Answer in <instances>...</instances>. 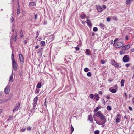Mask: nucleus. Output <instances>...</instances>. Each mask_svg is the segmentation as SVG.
I'll use <instances>...</instances> for the list:
<instances>
[{
  "label": "nucleus",
  "instance_id": "1",
  "mask_svg": "<svg viewBox=\"0 0 134 134\" xmlns=\"http://www.w3.org/2000/svg\"><path fill=\"white\" fill-rule=\"evenodd\" d=\"M101 120L100 123H98L97 122L96 123L99 125H102L105 123L106 121V118L104 115L102 113H101L100 116Z\"/></svg>",
  "mask_w": 134,
  "mask_h": 134
},
{
  "label": "nucleus",
  "instance_id": "2",
  "mask_svg": "<svg viewBox=\"0 0 134 134\" xmlns=\"http://www.w3.org/2000/svg\"><path fill=\"white\" fill-rule=\"evenodd\" d=\"M130 60V58L128 55H126L124 56L123 58V61L125 63L128 62Z\"/></svg>",
  "mask_w": 134,
  "mask_h": 134
},
{
  "label": "nucleus",
  "instance_id": "3",
  "mask_svg": "<svg viewBox=\"0 0 134 134\" xmlns=\"http://www.w3.org/2000/svg\"><path fill=\"white\" fill-rule=\"evenodd\" d=\"M12 62L13 63V67L14 70H16L17 69L18 65L16 63L15 61L14 60H13V61Z\"/></svg>",
  "mask_w": 134,
  "mask_h": 134
},
{
  "label": "nucleus",
  "instance_id": "4",
  "mask_svg": "<svg viewBox=\"0 0 134 134\" xmlns=\"http://www.w3.org/2000/svg\"><path fill=\"white\" fill-rule=\"evenodd\" d=\"M124 43H123L119 42L117 43L116 46L117 48H119L122 47Z\"/></svg>",
  "mask_w": 134,
  "mask_h": 134
},
{
  "label": "nucleus",
  "instance_id": "5",
  "mask_svg": "<svg viewBox=\"0 0 134 134\" xmlns=\"http://www.w3.org/2000/svg\"><path fill=\"white\" fill-rule=\"evenodd\" d=\"M130 44H128L124 46H122V50H126L129 49L130 47Z\"/></svg>",
  "mask_w": 134,
  "mask_h": 134
},
{
  "label": "nucleus",
  "instance_id": "6",
  "mask_svg": "<svg viewBox=\"0 0 134 134\" xmlns=\"http://www.w3.org/2000/svg\"><path fill=\"white\" fill-rule=\"evenodd\" d=\"M96 8L97 10L99 12H101L103 11V8L99 5H97L96 7Z\"/></svg>",
  "mask_w": 134,
  "mask_h": 134
},
{
  "label": "nucleus",
  "instance_id": "7",
  "mask_svg": "<svg viewBox=\"0 0 134 134\" xmlns=\"http://www.w3.org/2000/svg\"><path fill=\"white\" fill-rule=\"evenodd\" d=\"M20 103H18L17 104H16L15 109L13 110V112H14L18 110V109L20 107Z\"/></svg>",
  "mask_w": 134,
  "mask_h": 134
},
{
  "label": "nucleus",
  "instance_id": "8",
  "mask_svg": "<svg viewBox=\"0 0 134 134\" xmlns=\"http://www.w3.org/2000/svg\"><path fill=\"white\" fill-rule=\"evenodd\" d=\"M5 93H9L10 91V87L9 86H7L6 88L5 89Z\"/></svg>",
  "mask_w": 134,
  "mask_h": 134
},
{
  "label": "nucleus",
  "instance_id": "9",
  "mask_svg": "<svg viewBox=\"0 0 134 134\" xmlns=\"http://www.w3.org/2000/svg\"><path fill=\"white\" fill-rule=\"evenodd\" d=\"M111 63L114 66L118 67L119 66V65L118 63L115 62V61H113L111 62Z\"/></svg>",
  "mask_w": 134,
  "mask_h": 134
},
{
  "label": "nucleus",
  "instance_id": "10",
  "mask_svg": "<svg viewBox=\"0 0 134 134\" xmlns=\"http://www.w3.org/2000/svg\"><path fill=\"white\" fill-rule=\"evenodd\" d=\"M19 58L20 60V62H23L24 61V58L23 55L21 54H20L19 55Z\"/></svg>",
  "mask_w": 134,
  "mask_h": 134
},
{
  "label": "nucleus",
  "instance_id": "11",
  "mask_svg": "<svg viewBox=\"0 0 134 134\" xmlns=\"http://www.w3.org/2000/svg\"><path fill=\"white\" fill-rule=\"evenodd\" d=\"M88 119L91 122H93V119L92 118V115H90L88 116Z\"/></svg>",
  "mask_w": 134,
  "mask_h": 134
},
{
  "label": "nucleus",
  "instance_id": "12",
  "mask_svg": "<svg viewBox=\"0 0 134 134\" xmlns=\"http://www.w3.org/2000/svg\"><path fill=\"white\" fill-rule=\"evenodd\" d=\"M86 21L87 24L90 27L91 26H92V24L90 20L87 18L86 20Z\"/></svg>",
  "mask_w": 134,
  "mask_h": 134
},
{
  "label": "nucleus",
  "instance_id": "13",
  "mask_svg": "<svg viewBox=\"0 0 134 134\" xmlns=\"http://www.w3.org/2000/svg\"><path fill=\"white\" fill-rule=\"evenodd\" d=\"M38 97H36L34 99V105H36Z\"/></svg>",
  "mask_w": 134,
  "mask_h": 134
},
{
  "label": "nucleus",
  "instance_id": "14",
  "mask_svg": "<svg viewBox=\"0 0 134 134\" xmlns=\"http://www.w3.org/2000/svg\"><path fill=\"white\" fill-rule=\"evenodd\" d=\"M116 89H112L111 90V92H112L113 93H115L116 92ZM111 90V88H110L109 89V90L110 91Z\"/></svg>",
  "mask_w": 134,
  "mask_h": 134
},
{
  "label": "nucleus",
  "instance_id": "15",
  "mask_svg": "<svg viewBox=\"0 0 134 134\" xmlns=\"http://www.w3.org/2000/svg\"><path fill=\"white\" fill-rule=\"evenodd\" d=\"M100 106H98V107H97L94 110V112H97L98 110L99 109H100Z\"/></svg>",
  "mask_w": 134,
  "mask_h": 134
},
{
  "label": "nucleus",
  "instance_id": "16",
  "mask_svg": "<svg viewBox=\"0 0 134 134\" xmlns=\"http://www.w3.org/2000/svg\"><path fill=\"white\" fill-rule=\"evenodd\" d=\"M95 114L96 116H97L99 117L100 116L101 113H100V112L98 111L97 112V113H96Z\"/></svg>",
  "mask_w": 134,
  "mask_h": 134
},
{
  "label": "nucleus",
  "instance_id": "17",
  "mask_svg": "<svg viewBox=\"0 0 134 134\" xmlns=\"http://www.w3.org/2000/svg\"><path fill=\"white\" fill-rule=\"evenodd\" d=\"M35 5V3L34 2H31L29 4V5H31L32 6H34Z\"/></svg>",
  "mask_w": 134,
  "mask_h": 134
},
{
  "label": "nucleus",
  "instance_id": "18",
  "mask_svg": "<svg viewBox=\"0 0 134 134\" xmlns=\"http://www.w3.org/2000/svg\"><path fill=\"white\" fill-rule=\"evenodd\" d=\"M86 54L88 55H90V53H89V52L90 51V50L89 49H87L86 51Z\"/></svg>",
  "mask_w": 134,
  "mask_h": 134
},
{
  "label": "nucleus",
  "instance_id": "19",
  "mask_svg": "<svg viewBox=\"0 0 134 134\" xmlns=\"http://www.w3.org/2000/svg\"><path fill=\"white\" fill-rule=\"evenodd\" d=\"M99 25L102 28L104 29V24L102 23H100Z\"/></svg>",
  "mask_w": 134,
  "mask_h": 134
},
{
  "label": "nucleus",
  "instance_id": "20",
  "mask_svg": "<svg viewBox=\"0 0 134 134\" xmlns=\"http://www.w3.org/2000/svg\"><path fill=\"white\" fill-rule=\"evenodd\" d=\"M20 8L18 7L17 11V14H19L20 13Z\"/></svg>",
  "mask_w": 134,
  "mask_h": 134
},
{
  "label": "nucleus",
  "instance_id": "21",
  "mask_svg": "<svg viewBox=\"0 0 134 134\" xmlns=\"http://www.w3.org/2000/svg\"><path fill=\"white\" fill-rule=\"evenodd\" d=\"M84 70L85 72H87L89 71V70L88 68H85L84 69Z\"/></svg>",
  "mask_w": 134,
  "mask_h": 134
},
{
  "label": "nucleus",
  "instance_id": "22",
  "mask_svg": "<svg viewBox=\"0 0 134 134\" xmlns=\"http://www.w3.org/2000/svg\"><path fill=\"white\" fill-rule=\"evenodd\" d=\"M74 130V129L73 126L71 125V133H72Z\"/></svg>",
  "mask_w": 134,
  "mask_h": 134
},
{
  "label": "nucleus",
  "instance_id": "23",
  "mask_svg": "<svg viewBox=\"0 0 134 134\" xmlns=\"http://www.w3.org/2000/svg\"><path fill=\"white\" fill-rule=\"evenodd\" d=\"M107 109L108 110H111L112 109L110 106L108 105L107 107Z\"/></svg>",
  "mask_w": 134,
  "mask_h": 134
},
{
  "label": "nucleus",
  "instance_id": "24",
  "mask_svg": "<svg viewBox=\"0 0 134 134\" xmlns=\"http://www.w3.org/2000/svg\"><path fill=\"white\" fill-rule=\"evenodd\" d=\"M131 0H126V3L127 4H130Z\"/></svg>",
  "mask_w": 134,
  "mask_h": 134
},
{
  "label": "nucleus",
  "instance_id": "25",
  "mask_svg": "<svg viewBox=\"0 0 134 134\" xmlns=\"http://www.w3.org/2000/svg\"><path fill=\"white\" fill-rule=\"evenodd\" d=\"M120 118H118L116 119V123H118L120 122Z\"/></svg>",
  "mask_w": 134,
  "mask_h": 134
},
{
  "label": "nucleus",
  "instance_id": "26",
  "mask_svg": "<svg viewBox=\"0 0 134 134\" xmlns=\"http://www.w3.org/2000/svg\"><path fill=\"white\" fill-rule=\"evenodd\" d=\"M99 131L98 130H96L94 131L95 134H99Z\"/></svg>",
  "mask_w": 134,
  "mask_h": 134
},
{
  "label": "nucleus",
  "instance_id": "27",
  "mask_svg": "<svg viewBox=\"0 0 134 134\" xmlns=\"http://www.w3.org/2000/svg\"><path fill=\"white\" fill-rule=\"evenodd\" d=\"M98 30V29L96 27H94L93 28V31H94L96 32Z\"/></svg>",
  "mask_w": 134,
  "mask_h": 134
},
{
  "label": "nucleus",
  "instance_id": "28",
  "mask_svg": "<svg viewBox=\"0 0 134 134\" xmlns=\"http://www.w3.org/2000/svg\"><path fill=\"white\" fill-rule=\"evenodd\" d=\"M13 80V76L12 75H11L10 77V80H9V81H12Z\"/></svg>",
  "mask_w": 134,
  "mask_h": 134
},
{
  "label": "nucleus",
  "instance_id": "29",
  "mask_svg": "<svg viewBox=\"0 0 134 134\" xmlns=\"http://www.w3.org/2000/svg\"><path fill=\"white\" fill-rule=\"evenodd\" d=\"M25 130H26L25 128L22 129L20 130V131L21 132H24V131H25Z\"/></svg>",
  "mask_w": 134,
  "mask_h": 134
},
{
  "label": "nucleus",
  "instance_id": "30",
  "mask_svg": "<svg viewBox=\"0 0 134 134\" xmlns=\"http://www.w3.org/2000/svg\"><path fill=\"white\" fill-rule=\"evenodd\" d=\"M41 44L42 45V46H44L45 44V42L44 41H42L41 42Z\"/></svg>",
  "mask_w": 134,
  "mask_h": 134
},
{
  "label": "nucleus",
  "instance_id": "31",
  "mask_svg": "<svg viewBox=\"0 0 134 134\" xmlns=\"http://www.w3.org/2000/svg\"><path fill=\"white\" fill-rule=\"evenodd\" d=\"M89 96L91 98H93L94 97V95L93 94H90Z\"/></svg>",
  "mask_w": 134,
  "mask_h": 134
},
{
  "label": "nucleus",
  "instance_id": "32",
  "mask_svg": "<svg viewBox=\"0 0 134 134\" xmlns=\"http://www.w3.org/2000/svg\"><path fill=\"white\" fill-rule=\"evenodd\" d=\"M87 76L89 77L91 75V74L90 72H88L87 73Z\"/></svg>",
  "mask_w": 134,
  "mask_h": 134
},
{
  "label": "nucleus",
  "instance_id": "33",
  "mask_svg": "<svg viewBox=\"0 0 134 134\" xmlns=\"http://www.w3.org/2000/svg\"><path fill=\"white\" fill-rule=\"evenodd\" d=\"M37 87L38 88H40L41 87V84H37Z\"/></svg>",
  "mask_w": 134,
  "mask_h": 134
},
{
  "label": "nucleus",
  "instance_id": "34",
  "mask_svg": "<svg viewBox=\"0 0 134 134\" xmlns=\"http://www.w3.org/2000/svg\"><path fill=\"white\" fill-rule=\"evenodd\" d=\"M85 15L84 14H82L81 15V18L82 19H83L85 17Z\"/></svg>",
  "mask_w": 134,
  "mask_h": 134
},
{
  "label": "nucleus",
  "instance_id": "35",
  "mask_svg": "<svg viewBox=\"0 0 134 134\" xmlns=\"http://www.w3.org/2000/svg\"><path fill=\"white\" fill-rule=\"evenodd\" d=\"M11 97L10 96L8 98V99H7L5 100V101L6 102L8 100H10L11 99Z\"/></svg>",
  "mask_w": 134,
  "mask_h": 134
},
{
  "label": "nucleus",
  "instance_id": "36",
  "mask_svg": "<svg viewBox=\"0 0 134 134\" xmlns=\"http://www.w3.org/2000/svg\"><path fill=\"white\" fill-rule=\"evenodd\" d=\"M120 54L122 55V54H124V52L123 51H121L120 52Z\"/></svg>",
  "mask_w": 134,
  "mask_h": 134
},
{
  "label": "nucleus",
  "instance_id": "37",
  "mask_svg": "<svg viewBox=\"0 0 134 134\" xmlns=\"http://www.w3.org/2000/svg\"><path fill=\"white\" fill-rule=\"evenodd\" d=\"M111 20V18L109 17L107 18V21H110Z\"/></svg>",
  "mask_w": 134,
  "mask_h": 134
},
{
  "label": "nucleus",
  "instance_id": "38",
  "mask_svg": "<svg viewBox=\"0 0 134 134\" xmlns=\"http://www.w3.org/2000/svg\"><path fill=\"white\" fill-rule=\"evenodd\" d=\"M14 54H12V58H11L12 60V61H13V60H14Z\"/></svg>",
  "mask_w": 134,
  "mask_h": 134
},
{
  "label": "nucleus",
  "instance_id": "39",
  "mask_svg": "<svg viewBox=\"0 0 134 134\" xmlns=\"http://www.w3.org/2000/svg\"><path fill=\"white\" fill-rule=\"evenodd\" d=\"M130 65V64L129 63L126 64L125 65V66L127 67H129Z\"/></svg>",
  "mask_w": 134,
  "mask_h": 134
},
{
  "label": "nucleus",
  "instance_id": "40",
  "mask_svg": "<svg viewBox=\"0 0 134 134\" xmlns=\"http://www.w3.org/2000/svg\"><path fill=\"white\" fill-rule=\"evenodd\" d=\"M125 82V80L123 79H122L121 81V84H124Z\"/></svg>",
  "mask_w": 134,
  "mask_h": 134
},
{
  "label": "nucleus",
  "instance_id": "41",
  "mask_svg": "<svg viewBox=\"0 0 134 134\" xmlns=\"http://www.w3.org/2000/svg\"><path fill=\"white\" fill-rule=\"evenodd\" d=\"M38 15H37L36 14L35 15V20H36L37 18Z\"/></svg>",
  "mask_w": 134,
  "mask_h": 134
},
{
  "label": "nucleus",
  "instance_id": "42",
  "mask_svg": "<svg viewBox=\"0 0 134 134\" xmlns=\"http://www.w3.org/2000/svg\"><path fill=\"white\" fill-rule=\"evenodd\" d=\"M117 116L118 118H120V115L119 114H117Z\"/></svg>",
  "mask_w": 134,
  "mask_h": 134
},
{
  "label": "nucleus",
  "instance_id": "43",
  "mask_svg": "<svg viewBox=\"0 0 134 134\" xmlns=\"http://www.w3.org/2000/svg\"><path fill=\"white\" fill-rule=\"evenodd\" d=\"M36 34V38H37L39 35V33H38V31H37V32Z\"/></svg>",
  "mask_w": 134,
  "mask_h": 134
},
{
  "label": "nucleus",
  "instance_id": "44",
  "mask_svg": "<svg viewBox=\"0 0 134 134\" xmlns=\"http://www.w3.org/2000/svg\"><path fill=\"white\" fill-rule=\"evenodd\" d=\"M39 90L38 89H37L36 90L35 92L36 93H38L39 92Z\"/></svg>",
  "mask_w": 134,
  "mask_h": 134
},
{
  "label": "nucleus",
  "instance_id": "45",
  "mask_svg": "<svg viewBox=\"0 0 134 134\" xmlns=\"http://www.w3.org/2000/svg\"><path fill=\"white\" fill-rule=\"evenodd\" d=\"M101 63L102 64H104L105 63V62L104 60H101Z\"/></svg>",
  "mask_w": 134,
  "mask_h": 134
},
{
  "label": "nucleus",
  "instance_id": "46",
  "mask_svg": "<svg viewBox=\"0 0 134 134\" xmlns=\"http://www.w3.org/2000/svg\"><path fill=\"white\" fill-rule=\"evenodd\" d=\"M27 129L29 131L31 129V127H29L27 128Z\"/></svg>",
  "mask_w": 134,
  "mask_h": 134
},
{
  "label": "nucleus",
  "instance_id": "47",
  "mask_svg": "<svg viewBox=\"0 0 134 134\" xmlns=\"http://www.w3.org/2000/svg\"><path fill=\"white\" fill-rule=\"evenodd\" d=\"M75 48L76 49L77 51H78L79 50V48L78 47H75Z\"/></svg>",
  "mask_w": 134,
  "mask_h": 134
},
{
  "label": "nucleus",
  "instance_id": "48",
  "mask_svg": "<svg viewBox=\"0 0 134 134\" xmlns=\"http://www.w3.org/2000/svg\"><path fill=\"white\" fill-rule=\"evenodd\" d=\"M106 98L108 99H110V97L109 95H107L106 96Z\"/></svg>",
  "mask_w": 134,
  "mask_h": 134
},
{
  "label": "nucleus",
  "instance_id": "49",
  "mask_svg": "<svg viewBox=\"0 0 134 134\" xmlns=\"http://www.w3.org/2000/svg\"><path fill=\"white\" fill-rule=\"evenodd\" d=\"M98 96H99V95L98 94H96L95 95V97H96L97 98H99V97Z\"/></svg>",
  "mask_w": 134,
  "mask_h": 134
},
{
  "label": "nucleus",
  "instance_id": "50",
  "mask_svg": "<svg viewBox=\"0 0 134 134\" xmlns=\"http://www.w3.org/2000/svg\"><path fill=\"white\" fill-rule=\"evenodd\" d=\"M106 6L105 5L102 6V8L104 9H105L106 8Z\"/></svg>",
  "mask_w": 134,
  "mask_h": 134
},
{
  "label": "nucleus",
  "instance_id": "51",
  "mask_svg": "<svg viewBox=\"0 0 134 134\" xmlns=\"http://www.w3.org/2000/svg\"><path fill=\"white\" fill-rule=\"evenodd\" d=\"M118 39L117 38H116L115 39V40H114V44L115 43V42H116L118 40Z\"/></svg>",
  "mask_w": 134,
  "mask_h": 134
},
{
  "label": "nucleus",
  "instance_id": "52",
  "mask_svg": "<svg viewBox=\"0 0 134 134\" xmlns=\"http://www.w3.org/2000/svg\"><path fill=\"white\" fill-rule=\"evenodd\" d=\"M114 87L115 88V89H117L118 88V86L116 85H114Z\"/></svg>",
  "mask_w": 134,
  "mask_h": 134
},
{
  "label": "nucleus",
  "instance_id": "53",
  "mask_svg": "<svg viewBox=\"0 0 134 134\" xmlns=\"http://www.w3.org/2000/svg\"><path fill=\"white\" fill-rule=\"evenodd\" d=\"M129 109L131 111H132V108L131 107H129Z\"/></svg>",
  "mask_w": 134,
  "mask_h": 134
},
{
  "label": "nucleus",
  "instance_id": "54",
  "mask_svg": "<svg viewBox=\"0 0 134 134\" xmlns=\"http://www.w3.org/2000/svg\"><path fill=\"white\" fill-rule=\"evenodd\" d=\"M15 38H16L17 37V34L16 32V33H15Z\"/></svg>",
  "mask_w": 134,
  "mask_h": 134
},
{
  "label": "nucleus",
  "instance_id": "55",
  "mask_svg": "<svg viewBox=\"0 0 134 134\" xmlns=\"http://www.w3.org/2000/svg\"><path fill=\"white\" fill-rule=\"evenodd\" d=\"M14 21V18L13 17H12L11 18V21L12 23Z\"/></svg>",
  "mask_w": 134,
  "mask_h": 134
},
{
  "label": "nucleus",
  "instance_id": "56",
  "mask_svg": "<svg viewBox=\"0 0 134 134\" xmlns=\"http://www.w3.org/2000/svg\"><path fill=\"white\" fill-rule=\"evenodd\" d=\"M27 42V41L26 40H24V44H26Z\"/></svg>",
  "mask_w": 134,
  "mask_h": 134
},
{
  "label": "nucleus",
  "instance_id": "57",
  "mask_svg": "<svg viewBox=\"0 0 134 134\" xmlns=\"http://www.w3.org/2000/svg\"><path fill=\"white\" fill-rule=\"evenodd\" d=\"M99 94L102 95V92L101 91H99Z\"/></svg>",
  "mask_w": 134,
  "mask_h": 134
},
{
  "label": "nucleus",
  "instance_id": "58",
  "mask_svg": "<svg viewBox=\"0 0 134 134\" xmlns=\"http://www.w3.org/2000/svg\"><path fill=\"white\" fill-rule=\"evenodd\" d=\"M125 38L126 40H128V37L127 36H126Z\"/></svg>",
  "mask_w": 134,
  "mask_h": 134
},
{
  "label": "nucleus",
  "instance_id": "59",
  "mask_svg": "<svg viewBox=\"0 0 134 134\" xmlns=\"http://www.w3.org/2000/svg\"><path fill=\"white\" fill-rule=\"evenodd\" d=\"M39 47V46H36L35 47V49H37Z\"/></svg>",
  "mask_w": 134,
  "mask_h": 134
},
{
  "label": "nucleus",
  "instance_id": "60",
  "mask_svg": "<svg viewBox=\"0 0 134 134\" xmlns=\"http://www.w3.org/2000/svg\"><path fill=\"white\" fill-rule=\"evenodd\" d=\"M99 98H95V97H94V99H96V100L97 101H98V100H99V99H99Z\"/></svg>",
  "mask_w": 134,
  "mask_h": 134
},
{
  "label": "nucleus",
  "instance_id": "61",
  "mask_svg": "<svg viewBox=\"0 0 134 134\" xmlns=\"http://www.w3.org/2000/svg\"><path fill=\"white\" fill-rule=\"evenodd\" d=\"M125 96H126V98L127 97V93H125Z\"/></svg>",
  "mask_w": 134,
  "mask_h": 134
},
{
  "label": "nucleus",
  "instance_id": "62",
  "mask_svg": "<svg viewBox=\"0 0 134 134\" xmlns=\"http://www.w3.org/2000/svg\"><path fill=\"white\" fill-rule=\"evenodd\" d=\"M17 3H18V7H19V8L20 5H19V1H18Z\"/></svg>",
  "mask_w": 134,
  "mask_h": 134
},
{
  "label": "nucleus",
  "instance_id": "63",
  "mask_svg": "<svg viewBox=\"0 0 134 134\" xmlns=\"http://www.w3.org/2000/svg\"><path fill=\"white\" fill-rule=\"evenodd\" d=\"M131 51L132 52L134 51V48L131 49Z\"/></svg>",
  "mask_w": 134,
  "mask_h": 134
},
{
  "label": "nucleus",
  "instance_id": "64",
  "mask_svg": "<svg viewBox=\"0 0 134 134\" xmlns=\"http://www.w3.org/2000/svg\"><path fill=\"white\" fill-rule=\"evenodd\" d=\"M2 92H0V96H2Z\"/></svg>",
  "mask_w": 134,
  "mask_h": 134
}]
</instances>
